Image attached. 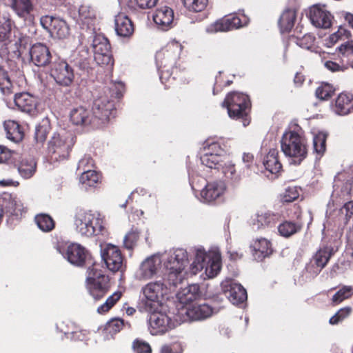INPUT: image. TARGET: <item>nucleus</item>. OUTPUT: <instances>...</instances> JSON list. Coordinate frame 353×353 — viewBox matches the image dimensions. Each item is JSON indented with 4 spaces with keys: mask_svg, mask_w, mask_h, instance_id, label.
<instances>
[{
    "mask_svg": "<svg viewBox=\"0 0 353 353\" xmlns=\"http://www.w3.org/2000/svg\"><path fill=\"white\" fill-rule=\"evenodd\" d=\"M315 37L310 34H305L302 37H296V44L305 49H310L314 45Z\"/></svg>",
    "mask_w": 353,
    "mask_h": 353,
    "instance_id": "obj_58",
    "label": "nucleus"
},
{
    "mask_svg": "<svg viewBox=\"0 0 353 353\" xmlns=\"http://www.w3.org/2000/svg\"><path fill=\"white\" fill-rule=\"evenodd\" d=\"M296 12L294 10L288 9L285 10L279 21V25L281 32H290L294 25Z\"/></svg>",
    "mask_w": 353,
    "mask_h": 353,
    "instance_id": "obj_38",
    "label": "nucleus"
},
{
    "mask_svg": "<svg viewBox=\"0 0 353 353\" xmlns=\"http://www.w3.org/2000/svg\"><path fill=\"white\" fill-rule=\"evenodd\" d=\"M70 120L75 125H94L91 110L82 105L74 107L70 110Z\"/></svg>",
    "mask_w": 353,
    "mask_h": 353,
    "instance_id": "obj_23",
    "label": "nucleus"
},
{
    "mask_svg": "<svg viewBox=\"0 0 353 353\" xmlns=\"http://www.w3.org/2000/svg\"><path fill=\"white\" fill-rule=\"evenodd\" d=\"M202 165L210 169L219 170L222 166V160L220 154L207 152L201 157Z\"/></svg>",
    "mask_w": 353,
    "mask_h": 353,
    "instance_id": "obj_39",
    "label": "nucleus"
},
{
    "mask_svg": "<svg viewBox=\"0 0 353 353\" xmlns=\"http://www.w3.org/2000/svg\"><path fill=\"white\" fill-rule=\"evenodd\" d=\"M251 248H253V254L258 261L263 260L272 252L270 242L264 238L256 239Z\"/></svg>",
    "mask_w": 353,
    "mask_h": 353,
    "instance_id": "obj_31",
    "label": "nucleus"
},
{
    "mask_svg": "<svg viewBox=\"0 0 353 353\" xmlns=\"http://www.w3.org/2000/svg\"><path fill=\"white\" fill-rule=\"evenodd\" d=\"M14 101L21 111L32 116L37 114L38 99L33 94L26 92L17 93Z\"/></svg>",
    "mask_w": 353,
    "mask_h": 353,
    "instance_id": "obj_17",
    "label": "nucleus"
},
{
    "mask_svg": "<svg viewBox=\"0 0 353 353\" xmlns=\"http://www.w3.org/2000/svg\"><path fill=\"white\" fill-rule=\"evenodd\" d=\"M93 167V160L90 157L85 156L83 157L78 163L77 170L84 172Z\"/></svg>",
    "mask_w": 353,
    "mask_h": 353,
    "instance_id": "obj_63",
    "label": "nucleus"
},
{
    "mask_svg": "<svg viewBox=\"0 0 353 353\" xmlns=\"http://www.w3.org/2000/svg\"><path fill=\"white\" fill-rule=\"evenodd\" d=\"M10 8L14 13L26 21L32 23L35 5L34 0H10Z\"/></svg>",
    "mask_w": 353,
    "mask_h": 353,
    "instance_id": "obj_19",
    "label": "nucleus"
},
{
    "mask_svg": "<svg viewBox=\"0 0 353 353\" xmlns=\"http://www.w3.org/2000/svg\"><path fill=\"white\" fill-rule=\"evenodd\" d=\"M31 61L38 67H45L50 63L52 57L49 48L43 43H37L30 49Z\"/></svg>",
    "mask_w": 353,
    "mask_h": 353,
    "instance_id": "obj_18",
    "label": "nucleus"
},
{
    "mask_svg": "<svg viewBox=\"0 0 353 353\" xmlns=\"http://www.w3.org/2000/svg\"><path fill=\"white\" fill-rule=\"evenodd\" d=\"M332 249L328 247L320 248L306 265V270L316 276L325 267L332 254Z\"/></svg>",
    "mask_w": 353,
    "mask_h": 353,
    "instance_id": "obj_14",
    "label": "nucleus"
},
{
    "mask_svg": "<svg viewBox=\"0 0 353 353\" xmlns=\"http://www.w3.org/2000/svg\"><path fill=\"white\" fill-rule=\"evenodd\" d=\"M161 260L159 256H152L144 260L138 271L139 279H150L157 274Z\"/></svg>",
    "mask_w": 353,
    "mask_h": 353,
    "instance_id": "obj_25",
    "label": "nucleus"
},
{
    "mask_svg": "<svg viewBox=\"0 0 353 353\" xmlns=\"http://www.w3.org/2000/svg\"><path fill=\"white\" fill-rule=\"evenodd\" d=\"M2 199L3 201V206L8 212L16 216L17 219L22 216L26 208L21 200L12 196L10 194H4Z\"/></svg>",
    "mask_w": 353,
    "mask_h": 353,
    "instance_id": "obj_27",
    "label": "nucleus"
},
{
    "mask_svg": "<svg viewBox=\"0 0 353 353\" xmlns=\"http://www.w3.org/2000/svg\"><path fill=\"white\" fill-rule=\"evenodd\" d=\"M16 154L6 147L0 145V163H8Z\"/></svg>",
    "mask_w": 353,
    "mask_h": 353,
    "instance_id": "obj_64",
    "label": "nucleus"
},
{
    "mask_svg": "<svg viewBox=\"0 0 353 353\" xmlns=\"http://www.w3.org/2000/svg\"><path fill=\"white\" fill-rule=\"evenodd\" d=\"M99 176L97 172L92 169L81 172L79 178L80 183L84 185L85 188L92 187L98 183Z\"/></svg>",
    "mask_w": 353,
    "mask_h": 353,
    "instance_id": "obj_40",
    "label": "nucleus"
},
{
    "mask_svg": "<svg viewBox=\"0 0 353 353\" xmlns=\"http://www.w3.org/2000/svg\"><path fill=\"white\" fill-rule=\"evenodd\" d=\"M199 296V286L192 284L178 292L177 298L182 304H188L196 300Z\"/></svg>",
    "mask_w": 353,
    "mask_h": 353,
    "instance_id": "obj_34",
    "label": "nucleus"
},
{
    "mask_svg": "<svg viewBox=\"0 0 353 353\" xmlns=\"http://www.w3.org/2000/svg\"><path fill=\"white\" fill-rule=\"evenodd\" d=\"M222 105L227 108L230 118L239 119L248 114L251 103L248 95L233 92L226 96Z\"/></svg>",
    "mask_w": 353,
    "mask_h": 353,
    "instance_id": "obj_5",
    "label": "nucleus"
},
{
    "mask_svg": "<svg viewBox=\"0 0 353 353\" xmlns=\"http://www.w3.org/2000/svg\"><path fill=\"white\" fill-rule=\"evenodd\" d=\"M96 19V11L90 5L83 4L79 8V21L90 28Z\"/></svg>",
    "mask_w": 353,
    "mask_h": 353,
    "instance_id": "obj_36",
    "label": "nucleus"
},
{
    "mask_svg": "<svg viewBox=\"0 0 353 353\" xmlns=\"http://www.w3.org/2000/svg\"><path fill=\"white\" fill-rule=\"evenodd\" d=\"M221 286L223 294L232 304L238 305L247 300V292L241 284L226 279L221 283Z\"/></svg>",
    "mask_w": 353,
    "mask_h": 353,
    "instance_id": "obj_12",
    "label": "nucleus"
},
{
    "mask_svg": "<svg viewBox=\"0 0 353 353\" xmlns=\"http://www.w3.org/2000/svg\"><path fill=\"white\" fill-rule=\"evenodd\" d=\"M351 307H346L339 310L330 319V323L336 325L340 321H343L345 318L348 316L351 312Z\"/></svg>",
    "mask_w": 353,
    "mask_h": 353,
    "instance_id": "obj_57",
    "label": "nucleus"
},
{
    "mask_svg": "<svg viewBox=\"0 0 353 353\" xmlns=\"http://www.w3.org/2000/svg\"><path fill=\"white\" fill-rule=\"evenodd\" d=\"M19 174L24 179L31 178L36 172L37 163L32 157H22L16 165Z\"/></svg>",
    "mask_w": 353,
    "mask_h": 353,
    "instance_id": "obj_32",
    "label": "nucleus"
},
{
    "mask_svg": "<svg viewBox=\"0 0 353 353\" xmlns=\"http://www.w3.org/2000/svg\"><path fill=\"white\" fill-rule=\"evenodd\" d=\"M148 313L149 330L152 335L163 334L172 329L171 320L165 314L156 312V309Z\"/></svg>",
    "mask_w": 353,
    "mask_h": 353,
    "instance_id": "obj_13",
    "label": "nucleus"
},
{
    "mask_svg": "<svg viewBox=\"0 0 353 353\" xmlns=\"http://www.w3.org/2000/svg\"><path fill=\"white\" fill-rule=\"evenodd\" d=\"M4 128L6 132V137L12 141L17 143L23 139V132L17 122L10 120L5 121Z\"/></svg>",
    "mask_w": 353,
    "mask_h": 353,
    "instance_id": "obj_35",
    "label": "nucleus"
},
{
    "mask_svg": "<svg viewBox=\"0 0 353 353\" xmlns=\"http://www.w3.org/2000/svg\"><path fill=\"white\" fill-rule=\"evenodd\" d=\"M92 46L94 54L101 52H108L111 49L109 41L102 35H97L92 41Z\"/></svg>",
    "mask_w": 353,
    "mask_h": 353,
    "instance_id": "obj_44",
    "label": "nucleus"
},
{
    "mask_svg": "<svg viewBox=\"0 0 353 353\" xmlns=\"http://www.w3.org/2000/svg\"><path fill=\"white\" fill-rule=\"evenodd\" d=\"M352 295H353V288L350 285H344L335 293L332 296V301L334 304H338L343 300L350 298Z\"/></svg>",
    "mask_w": 353,
    "mask_h": 353,
    "instance_id": "obj_50",
    "label": "nucleus"
},
{
    "mask_svg": "<svg viewBox=\"0 0 353 353\" xmlns=\"http://www.w3.org/2000/svg\"><path fill=\"white\" fill-rule=\"evenodd\" d=\"M50 76L61 86H70L74 79L73 68L60 57L54 58L52 61Z\"/></svg>",
    "mask_w": 353,
    "mask_h": 353,
    "instance_id": "obj_9",
    "label": "nucleus"
},
{
    "mask_svg": "<svg viewBox=\"0 0 353 353\" xmlns=\"http://www.w3.org/2000/svg\"><path fill=\"white\" fill-rule=\"evenodd\" d=\"M139 238V233L137 230H132L127 233L123 239L125 248L132 250L136 245Z\"/></svg>",
    "mask_w": 353,
    "mask_h": 353,
    "instance_id": "obj_55",
    "label": "nucleus"
},
{
    "mask_svg": "<svg viewBox=\"0 0 353 353\" xmlns=\"http://www.w3.org/2000/svg\"><path fill=\"white\" fill-rule=\"evenodd\" d=\"M325 142H326V135L323 132H320L313 138V146L314 152L319 154L320 156L323 155L325 150Z\"/></svg>",
    "mask_w": 353,
    "mask_h": 353,
    "instance_id": "obj_52",
    "label": "nucleus"
},
{
    "mask_svg": "<svg viewBox=\"0 0 353 353\" xmlns=\"http://www.w3.org/2000/svg\"><path fill=\"white\" fill-rule=\"evenodd\" d=\"M224 190L225 187L222 182L208 183L201 191V196L204 202L210 203L220 197Z\"/></svg>",
    "mask_w": 353,
    "mask_h": 353,
    "instance_id": "obj_29",
    "label": "nucleus"
},
{
    "mask_svg": "<svg viewBox=\"0 0 353 353\" xmlns=\"http://www.w3.org/2000/svg\"><path fill=\"white\" fill-rule=\"evenodd\" d=\"M132 347L135 353H151L150 345L141 340L136 339L133 342Z\"/></svg>",
    "mask_w": 353,
    "mask_h": 353,
    "instance_id": "obj_59",
    "label": "nucleus"
},
{
    "mask_svg": "<svg viewBox=\"0 0 353 353\" xmlns=\"http://www.w3.org/2000/svg\"><path fill=\"white\" fill-rule=\"evenodd\" d=\"M145 300L140 303V310L145 312H151L157 308L159 299L167 292V285L161 281L150 282L143 286L141 290Z\"/></svg>",
    "mask_w": 353,
    "mask_h": 353,
    "instance_id": "obj_8",
    "label": "nucleus"
},
{
    "mask_svg": "<svg viewBox=\"0 0 353 353\" xmlns=\"http://www.w3.org/2000/svg\"><path fill=\"white\" fill-rule=\"evenodd\" d=\"M40 23L52 37L65 39L70 34L69 25L59 17L43 16L40 19Z\"/></svg>",
    "mask_w": 353,
    "mask_h": 353,
    "instance_id": "obj_10",
    "label": "nucleus"
},
{
    "mask_svg": "<svg viewBox=\"0 0 353 353\" xmlns=\"http://www.w3.org/2000/svg\"><path fill=\"white\" fill-rule=\"evenodd\" d=\"M94 59L99 65L112 66L113 65V59L110 50H108V52H101L94 54Z\"/></svg>",
    "mask_w": 353,
    "mask_h": 353,
    "instance_id": "obj_54",
    "label": "nucleus"
},
{
    "mask_svg": "<svg viewBox=\"0 0 353 353\" xmlns=\"http://www.w3.org/2000/svg\"><path fill=\"white\" fill-rule=\"evenodd\" d=\"M183 271H175L174 270H166L165 279L170 286H177L178 284L181 283L183 279Z\"/></svg>",
    "mask_w": 353,
    "mask_h": 353,
    "instance_id": "obj_51",
    "label": "nucleus"
},
{
    "mask_svg": "<svg viewBox=\"0 0 353 353\" xmlns=\"http://www.w3.org/2000/svg\"><path fill=\"white\" fill-rule=\"evenodd\" d=\"M182 1L188 10L195 12L203 10L208 3V0H182Z\"/></svg>",
    "mask_w": 353,
    "mask_h": 353,
    "instance_id": "obj_53",
    "label": "nucleus"
},
{
    "mask_svg": "<svg viewBox=\"0 0 353 353\" xmlns=\"http://www.w3.org/2000/svg\"><path fill=\"white\" fill-rule=\"evenodd\" d=\"M12 83L8 72L0 65V90L1 92L8 95L11 93Z\"/></svg>",
    "mask_w": 353,
    "mask_h": 353,
    "instance_id": "obj_46",
    "label": "nucleus"
},
{
    "mask_svg": "<svg viewBox=\"0 0 353 353\" xmlns=\"http://www.w3.org/2000/svg\"><path fill=\"white\" fill-rule=\"evenodd\" d=\"M115 30L117 34L122 37H130L134 32L131 20L124 14H119L115 17Z\"/></svg>",
    "mask_w": 353,
    "mask_h": 353,
    "instance_id": "obj_30",
    "label": "nucleus"
},
{
    "mask_svg": "<svg viewBox=\"0 0 353 353\" xmlns=\"http://www.w3.org/2000/svg\"><path fill=\"white\" fill-rule=\"evenodd\" d=\"M101 256L110 271L116 272L123 270V257L120 250L115 245L108 244L102 251Z\"/></svg>",
    "mask_w": 353,
    "mask_h": 353,
    "instance_id": "obj_11",
    "label": "nucleus"
},
{
    "mask_svg": "<svg viewBox=\"0 0 353 353\" xmlns=\"http://www.w3.org/2000/svg\"><path fill=\"white\" fill-rule=\"evenodd\" d=\"M339 50L341 54V58L351 57L353 54V40L348 41L339 47Z\"/></svg>",
    "mask_w": 353,
    "mask_h": 353,
    "instance_id": "obj_61",
    "label": "nucleus"
},
{
    "mask_svg": "<svg viewBox=\"0 0 353 353\" xmlns=\"http://www.w3.org/2000/svg\"><path fill=\"white\" fill-rule=\"evenodd\" d=\"M335 88L328 83H323L315 92L316 97L321 100H327L334 93Z\"/></svg>",
    "mask_w": 353,
    "mask_h": 353,
    "instance_id": "obj_48",
    "label": "nucleus"
},
{
    "mask_svg": "<svg viewBox=\"0 0 353 353\" xmlns=\"http://www.w3.org/2000/svg\"><path fill=\"white\" fill-rule=\"evenodd\" d=\"M63 256L71 264L77 266H83L91 257L89 251L79 243L69 245Z\"/></svg>",
    "mask_w": 353,
    "mask_h": 353,
    "instance_id": "obj_15",
    "label": "nucleus"
},
{
    "mask_svg": "<svg viewBox=\"0 0 353 353\" xmlns=\"http://www.w3.org/2000/svg\"><path fill=\"white\" fill-rule=\"evenodd\" d=\"M74 143V136L72 132L64 129L54 132L48 147L51 159L55 161L67 159Z\"/></svg>",
    "mask_w": 353,
    "mask_h": 353,
    "instance_id": "obj_3",
    "label": "nucleus"
},
{
    "mask_svg": "<svg viewBox=\"0 0 353 353\" xmlns=\"http://www.w3.org/2000/svg\"><path fill=\"white\" fill-rule=\"evenodd\" d=\"M121 292L119 291L115 292L111 296H110L105 301V302L99 306L97 309V312L99 314H104L108 312L115 303L121 299Z\"/></svg>",
    "mask_w": 353,
    "mask_h": 353,
    "instance_id": "obj_49",
    "label": "nucleus"
},
{
    "mask_svg": "<svg viewBox=\"0 0 353 353\" xmlns=\"http://www.w3.org/2000/svg\"><path fill=\"white\" fill-rule=\"evenodd\" d=\"M352 108V97L347 94H340L335 102L334 111L339 115H345Z\"/></svg>",
    "mask_w": 353,
    "mask_h": 353,
    "instance_id": "obj_37",
    "label": "nucleus"
},
{
    "mask_svg": "<svg viewBox=\"0 0 353 353\" xmlns=\"http://www.w3.org/2000/svg\"><path fill=\"white\" fill-rule=\"evenodd\" d=\"M11 33V20L5 15L0 14V42L7 41Z\"/></svg>",
    "mask_w": 353,
    "mask_h": 353,
    "instance_id": "obj_45",
    "label": "nucleus"
},
{
    "mask_svg": "<svg viewBox=\"0 0 353 353\" xmlns=\"http://www.w3.org/2000/svg\"><path fill=\"white\" fill-rule=\"evenodd\" d=\"M153 21L159 29L168 30L173 24L174 12L168 6L158 8L153 14Z\"/></svg>",
    "mask_w": 353,
    "mask_h": 353,
    "instance_id": "obj_22",
    "label": "nucleus"
},
{
    "mask_svg": "<svg viewBox=\"0 0 353 353\" xmlns=\"http://www.w3.org/2000/svg\"><path fill=\"white\" fill-rule=\"evenodd\" d=\"M279 216L270 211H259L252 221L254 229L260 230L274 226L278 221Z\"/></svg>",
    "mask_w": 353,
    "mask_h": 353,
    "instance_id": "obj_26",
    "label": "nucleus"
},
{
    "mask_svg": "<svg viewBox=\"0 0 353 353\" xmlns=\"http://www.w3.org/2000/svg\"><path fill=\"white\" fill-rule=\"evenodd\" d=\"M27 38L25 37H19L14 44V48L13 49V53L17 57H21L22 54V49L26 48L27 44Z\"/></svg>",
    "mask_w": 353,
    "mask_h": 353,
    "instance_id": "obj_62",
    "label": "nucleus"
},
{
    "mask_svg": "<svg viewBox=\"0 0 353 353\" xmlns=\"http://www.w3.org/2000/svg\"><path fill=\"white\" fill-rule=\"evenodd\" d=\"M301 226L291 221H285L278 227L279 234L284 237H289L301 230Z\"/></svg>",
    "mask_w": 353,
    "mask_h": 353,
    "instance_id": "obj_43",
    "label": "nucleus"
},
{
    "mask_svg": "<svg viewBox=\"0 0 353 353\" xmlns=\"http://www.w3.org/2000/svg\"><path fill=\"white\" fill-rule=\"evenodd\" d=\"M50 124L48 119H44L40 123L35 130L34 138L38 143H43L50 130Z\"/></svg>",
    "mask_w": 353,
    "mask_h": 353,
    "instance_id": "obj_42",
    "label": "nucleus"
},
{
    "mask_svg": "<svg viewBox=\"0 0 353 353\" xmlns=\"http://www.w3.org/2000/svg\"><path fill=\"white\" fill-rule=\"evenodd\" d=\"M311 23L316 28H328L332 24V15L325 9L318 6H312L309 12Z\"/></svg>",
    "mask_w": 353,
    "mask_h": 353,
    "instance_id": "obj_20",
    "label": "nucleus"
},
{
    "mask_svg": "<svg viewBox=\"0 0 353 353\" xmlns=\"http://www.w3.org/2000/svg\"><path fill=\"white\" fill-rule=\"evenodd\" d=\"M181 47L178 43L168 46L165 52H159L156 54V62L159 68L172 65L179 57Z\"/></svg>",
    "mask_w": 353,
    "mask_h": 353,
    "instance_id": "obj_21",
    "label": "nucleus"
},
{
    "mask_svg": "<svg viewBox=\"0 0 353 353\" xmlns=\"http://www.w3.org/2000/svg\"><path fill=\"white\" fill-rule=\"evenodd\" d=\"M208 304L192 305L186 310L187 316L193 321H201L210 317L214 313Z\"/></svg>",
    "mask_w": 353,
    "mask_h": 353,
    "instance_id": "obj_28",
    "label": "nucleus"
},
{
    "mask_svg": "<svg viewBox=\"0 0 353 353\" xmlns=\"http://www.w3.org/2000/svg\"><path fill=\"white\" fill-rule=\"evenodd\" d=\"M221 266V254L219 250H211L207 253L202 249H198L190 269L192 274H196L205 269L206 276L212 278L219 272Z\"/></svg>",
    "mask_w": 353,
    "mask_h": 353,
    "instance_id": "obj_2",
    "label": "nucleus"
},
{
    "mask_svg": "<svg viewBox=\"0 0 353 353\" xmlns=\"http://www.w3.org/2000/svg\"><path fill=\"white\" fill-rule=\"evenodd\" d=\"M35 222L40 230L50 232L54 228V221L47 214H40L35 216Z\"/></svg>",
    "mask_w": 353,
    "mask_h": 353,
    "instance_id": "obj_41",
    "label": "nucleus"
},
{
    "mask_svg": "<svg viewBox=\"0 0 353 353\" xmlns=\"http://www.w3.org/2000/svg\"><path fill=\"white\" fill-rule=\"evenodd\" d=\"M123 321L120 319H112L105 325V330L111 335L120 332L123 327Z\"/></svg>",
    "mask_w": 353,
    "mask_h": 353,
    "instance_id": "obj_56",
    "label": "nucleus"
},
{
    "mask_svg": "<svg viewBox=\"0 0 353 353\" xmlns=\"http://www.w3.org/2000/svg\"><path fill=\"white\" fill-rule=\"evenodd\" d=\"M99 265L93 263L87 270V281L91 296L95 300L101 299L110 288L108 276L99 269Z\"/></svg>",
    "mask_w": 353,
    "mask_h": 353,
    "instance_id": "obj_6",
    "label": "nucleus"
},
{
    "mask_svg": "<svg viewBox=\"0 0 353 353\" xmlns=\"http://www.w3.org/2000/svg\"><path fill=\"white\" fill-rule=\"evenodd\" d=\"M283 154L291 158V164L300 165L307 154L305 138L294 131L285 132L281 140Z\"/></svg>",
    "mask_w": 353,
    "mask_h": 353,
    "instance_id": "obj_1",
    "label": "nucleus"
},
{
    "mask_svg": "<svg viewBox=\"0 0 353 353\" xmlns=\"http://www.w3.org/2000/svg\"><path fill=\"white\" fill-rule=\"evenodd\" d=\"M222 169V172L224 176L230 180L232 183L234 185L238 184L241 180V176L239 174L236 173L234 165L231 163L224 165L222 164L221 167Z\"/></svg>",
    "mask_w": 353,
    "mask_h": 353,
    "instance_id": "obj_47",
    "label": "nucleus"
},
{
    "mask_svg": "<svg viewBox=\"0 0 353 353\" xmlns=\"http://www.w3.org/2000/svg\"><path fill=\"white\" fill-rule=\"evenodd\" d=\"M242 26L241 20L238 17H232L231 18L223 19L210 24L206 28V32L208 33L227 32Z\"/></svg>",
    "mask_w": 353,
    "mask_h": 353,
    "instance_id": "obj_24",
    "label": "nucleus"
},
{
    "mask_svg": "<svg viewBox=\"0 0 353 353\" xmlns=\"http://www.w3.org/2000/svg\"><path fill=\"white\" fill-rule=\"evenodd\" d=\"M103 223L101 214L92 211L78 212L74 221L77 231L82 236L88 237L100 234L103 230Z\"/></svg>",
    "mask_w": 353,
    "mask_h": 353,
    "instance_id": "obj_4",
    "label": "nucleus"
},
{
    "mask_svg": "<svg viewBox=\"0 0 353 353\" xmlns=\"http://www.w3.org/2000/svg\"><path fill=\"white\" fill-rule=\"evenodd\" d=\"M188 263L187 251L182 248H177L164 259V267L165 270L183 271Z\"/></svg>",
    "mask_w": 353,
    "mask_h": 353,
    "instance_id": "obj_16",
    "label": "nucleus"
},
{
    "mask_svg": "<svg viewBox=\"0 0 353 353\" xmlns=\"http://www.w3.org/2000/svg\"><path fill=\"white\" fill-rule=\"evenodd\" d=\"M299 196V193L296 187H288L285 191L283 199L285 202L290 203L296 199Z\"/></svg>",
    "mask_w": 353,
    "mask_h": 353,
    "instance_id": "obj_60",
    "label": "nucleus"
},
{
    "mask_svg": "<svg viewBox=\"0 0 353 353\" xmlns=\"http://www.w3.org/2000/svg\"><path fill=\"white\" fill-rule=\"evenodd\" d=\"M114 112L113 101L107 95L96 97L91 110L94 126L99 128L105 125L110 120V117H114Z\"/></svg>",
    "mask_w": 353,
    "mask_h": 353,
    "instance_id": "obj_7",
    "label": "nucleus"
},
{
    "mask_svg": "<svg viewBox=\"0 0 353 353\" xmlns=\"http://www.w3.org/2000/svg\"><path fill=\"white\" fill-rule=\"evenodd\" d=\"M279 151L276 149H271L263 160L265 169L272 174H278L282 168L279 159Z\"/></svg>",
    "mask_w": 353,
    "mask_h": 353,
    "instance_id": "obj_33",
    "label": "nucleus"
}]
</instances>
